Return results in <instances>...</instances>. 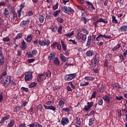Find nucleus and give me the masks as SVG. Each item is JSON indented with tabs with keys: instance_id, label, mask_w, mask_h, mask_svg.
<instances>
[{
	"instance_id": "1",
	"label": "nucleus",
	"mask_w": 127,
	"mask_h": 127,
	"mask_svg": "<svg viewBox=\"0 0 127 127\" xmlns=\"http://www.w3.org/2000/svg\"><path fill=\"white\" fill-rule=\"evenodd\" d=\"M38 43L41 46L48 47L49 45H50V40L48 39H46L45 40H39L38 41L37 39H35L33 41V44L35 45V46H37V45H38Z\"/></svg>"
},
{
	"instance_id": "2",
	"label": "nucleus",
	"mask_w": 127,
	"mask_h": 127,
	"mask_svg": "<svg viewBox=\"0 0 127 127\" xmlns=\"http://www.w3.org/2000/svg\"><path fill=\"white\" fill-rule=\"evenodd\" d=\"M10 82H11V76H5L0 81L1 84L5 88L10 84Z\"/></svg>"
},
{
	"instance_id": "3",
	"label": "nucleus",
	"mask_w": 127,
	"mask_h": 127,
	"mask_svg": "<svg viewBox=\"0 0 127 127\" xmlns=\"http://www.w3.org/2000/svg\"><path fill=\"white\" fill-rule=\"evenodd\" d=\"M33 72L32 71H28L25 73L24 80L25 82L31 81L33 79Z\"/></svg>"
},
{
	"instance_id": "4",
	"label": "nucleus",
	"mask_w": 127,
	"mask_h": 127,
	"mask_svg": "<svg viewBox=\"0 0 127 127\" xmlns=\"http://www.w3.org/2000/svg\"><path fill=\"white\" fill-rule=\"evenodd\" d=\"M20 6L21 7L19 8V9L17 10V12L18 13V16H19V18H20V17H21V14H22L23 16L21 18H22V17H24V12L22 11V9H23V8L24 7V6H25V3H22L20 5Z\"/></svg>"
},
{
	"instance_id": "5",
	"label": "nucleus",
	"mask_w": 127,
	"mask_h": 127,
	"mask_svg": "<svg viewBox=\"0 0 127 127\" xmlns=\"http://www.w3.org/2000/svg\"><path fill=\"white\" fill-rule=\"evenodd\" d=\"M17 12L15 11V10L14 9L11 8V13H10V15L9 16L11 21H13L15 19V18H17Z\"/></svg>"
},
{
	"instance_id": "6",
	"label": "nucleus",
	"mask_w": 127,
	"mask_h": 127,
	"mask_svg": "<svg viewBox=\"0 0 127 127\" xmlns=\"http://www.w3.org/2000/svg\"><path fill=\"white\" fill-rule=\"evenodd\" d=\"M96 39V35H89L88 37L87 41L86 44V47H89L91 45V41H94Z\"/></svg>"
},
{
	"instance_id": "7",
	"label": "nucleus",
	"mask_w": 127,
	"mask_h": 127,
	"mask_svg": "<svg viewBox=\"0 0 127 127\" xmlns=\"http://www.w3.org/2000/svg\"><path fill=\"white\" fill-rule=\"evenodd\" d=\"M76 76H77V73H76L65 75L64 80L65 81H71V80H73V79H74Z\"/></svg>"
},
{
	"instance_id": "8",
	"label": "nucleus",
	"mask_w": 127,
	"mask_h": 127,
	"mask_svg": "<svg viewBox=\"0 0 127 127\" xmlns=\"http://www.w3.org/2000/svg\"><path fill=\"white\" fill-rule=\"evenodd\" d=\"M99 22H103V23H108V20L107 19H103L102 18H99L96 22H93V24L95 25V27H98V23Z\"/></svg>"
},
{
	"instance_id": "9",
	"label": "nucleus",
	"mask_w": 127,
	"mask_h": 127,
	"mask_svg": "<svg viewBox=\"0 0 127 127\" xmlns=\"http://www.w3.org/2000/svg\"><path fill=\"white\" fill-rule=\"evenodd\" d=\"M51 48L52 49H56V47H57L58 50H61V45L58 43L57 42H54L51 46Z\"/></svg>"
},
{
	"instance_id": "10",
	"label": "nucleus",
	"mask_w": 127,
	"mask_h": 127,
	"mask_svg": "<svg viewBox=\"0 0 127 127\" xmlns=\"http://www.w3.org/2000/svg\"><path fill=\"white\" fill-rule=\"evenodd\" d=\"M113 98L112 97V95H105L103 97V99L105 101V103L106 104H110L111 102V99Z\"/></svg>"
},
{
	"instance_id": "11",
	"label": "nucleus",
	"mask_w": 127,
	"mask_h": 127,
	"mask_svg": "<svg viewBox=\"0 0 127 127\" xmlns=\"http://www.w3.org/2000/svg\"><path fill=\"white\" fill-rule=\"evenodd\" d=\"M30 22V20L29 19H27L26 20H23L20 23V26L21 27H24V26H28L29 25V23Z\"/></svg>"
},
{
	"instance_id": "12",
	"label": "nucleus",
	"mask_w": 127,
	"mask_h": 127,
	"mask_svg": "<svg viewBox=\"0 0 127 127\" xmlns=\"http://www.w3.org/2000/svg\"><path fill=\"white\" fill-rule=\"evenodd\" d=\"M64 12L67 13V14H70L71 12H74V10L72 9L71 7H67L66 6H64Z\"/></svg>"
},
{
	"instance_id": "13",
	"label": "nucleus",
	"mask_w": 127,
	"mask_h": 127,
	"mask_svg": "<svg viewBox=\"0 0 127 127\" xmlns=\"http://www.w3.org/2000/svg\"><path fill=\"white\" fill-rule=\"evenodd\" d=\"M87 105L85 106L84 108L83 109V110L86 111V112H88V111H89V110H90V109L93 107L94 103L93 102H87Z\"/></svg>"
},
{
	"instance_id": "14",
	"label": "nucleus",
	"mask_w": 127,
	"mask_h": 127,
	"mask_svg": "<svg viewBox=\"0 0 127 127\" xmlns=\"http://www.w3.org/2000/svg\"><path fill=\"white\" fill-rule=\"evenodd\" d=\"M59 107L60 108V111L62 112V113H64V108H63V107H64V101L60 100L59 102Z\"/></svg>"
},
{
	"instance_id": "15",
	"label": "nucleus",
	"mask_w": 127,
	"mask_h": 127,
	"mask_svg": "<svg viewBox=\"0 0 127 127\" xmlns=\"http://www.w3.org/2000/svg\"><path fill=\"white\" fill-rule=\"evenodd\" d=\"M56 56V53L52 52L48 57V60L50 61L55 60V56Z\"/></svg>"
},
{
	"instance_id": "16",
	"label": "nucleus",
	"mask_w": 127,
	"mask_h": 127,
	"mask_svg": "<svg viewBox=\"0 0 127 127\" xmlns=\"http://www.w3.org/2000/svg\"><path fill=\"white\" fill-rule=\"evenodd\" d=\"M44 107L46 110H51V111H53L54 112L56 111V108L54 107L53 105L48 106L44 105Z\"/></svg>"
},
{
	"instance_id": "17",
	"label": "nucleus",
	"mask_w": 127,
	"mask_h": 127,
	"mask_svg": "<svg viewBox=\"0 0 127 127\" xmlns=\"http://www.w3.org/2000/svg\"><path fill=\"white\" fill-rule=\"evenodd\" d=\"M45 76V73L39 74L38 76V82H41L44 80L43 77Z\"/></svg>"
},
{
	"instance_id": "18",
	"label": "nucleus",
	"mask_w": 127,
	"mask_h": 127,
	"mask_svg": "<svg viewBox=\"0 0 127 127\" xmlns=\"http://www.w3.org/2000/svg\"><path fill=\"white\" fill-rule=\"evenodd\" d=\"M33 38V34H30L28 35L27 37L25 39V40L26 42H31V41L32 40V39Z\"/></svg>"
},
{
	"instance_id": "19",
	"label": "nucleus",
	"mask_w": 127,
	"mask_h": 127,
	"mask_svg": "<svg viewBox=\"0 0 127 127\" xmlns=\"http://www.w3.org/2000/svg\"><path fill=\"white\" fill-rule=\"evenodd\" d=\"M3 15L4 16V17H6V18H7V17H8V15H9V12H8V9L7 8H4L3 12Z\"/></svg>"
},
{
	"instance_id": "20",
	"label": "nucleus",
	"mask_w": 127,
	"mask_h": 127,
	"mask_svg": "<svg viewBox=\"0 0 127 127\" xmlns=\"http://www.w3.org/2000/svg\"><path fill=\"white\" fill-rule=\"evenodd\" d=\"M119 31H121L122 32H123V31H124V32H126L127 31V25H123L122 26H121V27H120L119 29Z\"/></svg>"
},
{
	"instance_id": "21",
	"label": "nucleus",
	"mask_w": 127,
	"mask_h": 127,
	"mask_svg": "<svg viewBox=\"0 0 127 127\" xmlns=\"http://www.w3.org/2000/svg\"><path fill=\"white\" fill-rule=\"evenodd\" d=\"M21 48H22V50H25L26 48H27V46H26V43L24 40H23L22 43H21Z\"/></svg>"
},
{
	"instance_id": "22",
	"label": "nucleus",
	"mask_w": 127,
	"mask_h": 127,
	"mask_svg": "<svg viewBox=\"0 0 127 127\" xmlns=\"http://www.w3.org/2000/svg\"><path fill=\"white\" fill-rule=\"evenodd\" d=\"M91 63H93V64H98V63H99V59L96 58L95 56L92 60Z\"/></svg>"
},
{
	"instance_id": "23",
	"label": "nucleus",
	"mask_w": 127,
	"mask_h": 127,
	"mask_svg": "<svg viewBox=\"0 0 127 127\" xmlns=\"http://www.w3.org/2000/svg\"><path fill=\"white\" fill-rule=\"evenodd\" d=\"M53 62L55 65H56V66H59V65H60V62H59L58 58H56L55 60H54Z\"/></svg>"
},
{
	"instance_id": "24",
	"label": "nucleus",
	"mask_w": 127,
	"mask_h": 127,
	"mask_svg": "<svg viewBox=\"0 0 127 127\" xmlns=\"http://www.w3.org/2000/svg\"><path fill=\"white\" fill-rule=\"evenodd\" d=\"M15 122L14 121V120H11L10 122V123H9L7 126V127H12L14 126V124H15Z\"/></svg>"
},
{
	"instance_id": "25",
	"label": "nucleus",
	"mask_w": 127,
	"mask_h": 127,
	"mask_svg": "<svg viewBox=\"0 0 127 127\" xmlns=\"http://www.w3.org/2000/svg\"><path fill=\"white\" fill-rule=\"evenodd\" d=\"M86 55L89 57L93 56L94 55V52L93 51H88L86 52Z\"/></svg>"
},
{
	"instance_id": "26",
	"label": "nucleus",
	"mask_w": 127,
	"mask_h": 127,
	"mask_svg": "<svg viewBox=\"0 0 127 127\" xmlns=\"http://www.w3.org/2000/svg\"><path fill=\"white\" fill-rule=\"evenodd\" d=\"M121 44H119L118 45H117V46H116L113 49H112V51H117V50H118V49H119V48H121Z\"/></svg>"
},
{
	"instance_id": "27",
	"label": "nucleus",
	"mask_w": 127,
	"mask_h": 127,
	"mask_svg": "<svg viewBox=\"0 0 127 127\" xmlns=\"http://www.w3.org/2000/svg\"><path fill=\"white\" fill-rule=\"evenodd\" d=\"M2 41H3V42H8L9 41H10V38H9V36H7L5 38H3L2 39Z\"/></svg>"
},
{
	"instance_id": "28",
	"label": "nucleus",
	"mask_w": 127,
	"mask_h": 127,
	"mask_svg": "<svg viewBox=\"0 0 127 127\" xmlns=\"http://www.w3.org/2000/svg\"><path fill=\"white\" fill-rule=\"evenodd\" d=\"M4 64V57H0V66H2Z\"/></svg>"
},
{
	"instance_id": "29",
	"label": "nucleus",
	"mask_w": 127,
	"mask_h": 127,
	"mask_svg": "<svg viewBox=\"0 0 127 127\" xmlns=\"http://www.w3.org/2000/svg\"><path fill=\"white\" fill-rule=\"evenodd\" d=\"M45 74L46 75V77H47L48 78H50V77H51V71L48 70Z\"/></svg>"
},
{
	"instance_id": "30",
	"label": "nucleus",
	"mask_w": 127,
	"mask_h": 127,
	"mask_svg": "<svg viewBox=\"0 0 127 127\" xmlns=\"http://www.w3.org/2000/svg\"><path fill=\"white\" fill-rule=\"evenodd\" d=\"M26 55L28 57V58H32L33 57V55L32 54V53L29 52L26 53Z\"/></svg>"
},
{
	"instance_id": "31",
	"label": "nucleus",
	"mask_w": 127,
	"mask_h": 127,
	"mask_svg": "<svg viewBox=\"0 0 127 127\" xmlns=\"http://www.w3.org/2000/svg\"><path fill=\"white\" fill-rule=\"evenodd\" d=\"M89 122V126H93V125H94V122H95V121L94 120L93 118H90Z\"/></svg>"
},
{
	"instance_id": "32",
	"label": "nucleus",
	"mask_w": 127,
	"mask_h": 127,
	"mask_svg": "<svg viewBox=\"0 0 127 127\" xmlns=\"http://www.w3.org/2000/svg\"><path fill=\"white\" fill-rule=\"evenodd\" d=\"M36 85H37V83L35 82H32L29 85V88H34V87H36Z\"/></svg>"
},
{
	"instance_id": "33",
	"label": "nucleus",
	"mask_w": 127,
	"mask_h": 127,
	"mask_svg": "<svg viewBox=\"0 0 127 127\" xmlns=\"http://www.w3.org/2000/svg\"><path fill=\"white\" fill-rule=\"evenodd\" d=\"M75 121L77 125H79V126L81 125V119H80V117H77L76 119H75Z\"/></svg>"
},
{
	"instance_id": "34",
	"label": "nucleus",
	"mask_w": 127,
	"mask_h": 127,
	"mask_svg": "<svg viewBox=\"0 0 127 127\" xmlns=\"http://www.w3.org/2000/svg\"><path fill=\"white\" fill-rule=\"evenodd\" d=\"M21 91H22V92H28L29 89H28V88L24 87H22L21 88Z\"/></svg>"
},
{
	"instance_id": "35",
	"label": "nucleus",
	"mask_w": 127,
	"mask_h": 127,
	"mask_svg": "<svg viewBox=\"0 0 127 127\" xmlns=\"http://www.w3.org/2000/svg\"><path fill=\"white\" fill-rule=\"evenodd\" d=\"M60 10H57L54 12L53 15L55 16V17H56L57 15H58L59 13H60Z\"/></svg>"
},
{
	"instance_id": "36",
	"label": "nucleus",
	"mask_w": 127,
	"mask_h": 127,
	"mask_svg": "<svg viewBox=\"0 0 127 127\" xmlns=\"http://www.w3.org/2000/svg\"><path fill=\"white\" fill-rule=\"evenodd\" d=\"M88 85H89V82H82L80 83V86L82 87L88 86Z\"/></svg>"
},
{
	"instance_id": "37",
	"label": "nucleus",
	"mask_w": 127,
	"mask_h": 127,
	"mask_svg": "<svg viewBox=\"0 0 127 127\" xmlns=\"http://www.w3.org/2000/svg\"><path fill=\"white\" fill-rule=\"evenodd\" d=\"M39 21L41 23H43V21H44V16L43 15H40Z\"/></svg>"
},
{
	"instance_id": "38",
	"label": "nucleus",
	"mask_w": 127,
	"mask_h": 127,
	"mask_svg": "<svg viewBox=\"0 0 127 127\" xmlns=\"http://www.w3.org/2000/svg\"><path fill=\"white\" fill-rule=\"evenodd\" d=\"M67 37H71L72 35H74V31H72L71 33L65 34Z\"/></svg>"
},
{
	"instance_id": "39",
	"label": "nucleus",
	"mask_w": 127,
	"mask_h": 127,
	"mask_svg": "<svg viewBox=\"0 0 127 127\" xmlns=\"http://www.w3.org/2000/svg\"><path fill=\"white\" fill-rule=\"evenodd\" d=\"M63 28V27L62 26H60L58 28V32L59 33V34H61L62 33V29Z\"/></svg>"
},
{
	"instance_id": "40",
	"label": "nucleus",
	"mask_w": 127,
	"mask_h": 127,
	"mask_svg": "<svg viewBox=\"0 0 127 127\" xmlns=\"http://www.w3.org/2000/svg\"><path fill=\"white\" fill-rule=\"evenodd\" d=\"M22 34H21V33H18L15 37V39H20V38H22Z\"/></svg>"
},
{
	"instance_id": "41",
	"label": "nucleus",
	"mask_w": 127,
	"mask_h": 127,
	"mask_svg": "<svg viewBox=\"0 0 127 127\" xmlns=\"http://www.w3.org/2000/svg\"><path fill=\"white\" fill-rule=\"evenodd\" d=\"M59 5V3L58 2H57V3L53 6V10H56L57 8H58V6Z\"/></svg>"
},
{
	"instance_id": "42",
	"label": "nucleus",
	"mask_w": 127,
	"mask_h": 127,
	"mask_svg": "<svg viewBox=\"0 0 127 127\" xmlns=\"http://www.w3.org/2000/svg\"><path fill=\"white\" fill-rule=\"evenodd\" d=\"M101 38H103V35L99 34V36L96 38V40L97 41H100Z\"/></svg>"
},
{
	"instance_id": "43",
	"label": "nucleus",
	"mask_w": 127,
	"mask_h": 127,
	"mask_svg": "<svg viewBox=\"0 0 127 127\" xmlns=\"http://www.w3.org/2000/svg\"><path fill=\"white\" fill-rule=\"evenodd\" d=\"M112 21L114 23H118V20H117V19H116V17L114 15L112 16Z\"/></svg>"
},
{
	"instance_id": "44",
	"label": "nucleus",
	"mask_w": 127,
	"mask_h": 127,
	"mask_svg": "<svg viewBox=\"0 0 127 127\" xmlns=\"http://www.w3.org/2000/svg\"><path fill=\"white\" fill-rule=\"evenodd\" d=\"M101 87L99 89V91L101 93H103L105 91V87L103 86V84H101Z\"/></svg>"
},
{
	"instance_id": "45",
	"label": "nucleus",
	"mask_w": 127,
	"mask_h": 127,
	"mask_svg": "<svg viewBox=\"0 0 127 127\" xmlns=\"http://www.w3.org/2000/svg\"><path fill=\"white\" fill-rule=\"evenodd\" d=\"M81 20H82V21H83V22H84V24H86V23H87V22H88V20H87V19H86V18L83 17L81 18Z\"/></svg>"
},
{
	"instance_id": "46",
	"label": "nucleus",
	"mask_w": 127,
	"mask_h": 127,
	"mask_svg": "<svg viewBox=\"0 0 127 127\" xmlns=\"http://www.w3.org/2000/svg\"><path fill=\"white\" fill-rule=\"evenodd\" d=\"M69 124V120L67 118H64V125H67Z\"/></svg>"
},
{
	"instance_id": "47",
	"label": "nucleus",
	"mask_w": 127,
	"mask_h": 127,
	"mask_svg": "<svg viewBox=\"0 0 127 127\" xmlns=\"http://www.w3.org/2000/svg\"><path fill=\"white\" fill-rule=\"evenodd\" d=\"M31 52H32V54H33V56H35L38 53V52H37V50H34L32 51Z\"/></svg>"
},
{
	"instance_id": "48",
	"label": "nucleus",
	"mask_w": 127,
	"mask_h": 127,
	"mask_svg": "<svg viewBox=\"0 0 127 127\" xmlns=\"http://www.w3.org/2000/svg\"><path fill=\"white\" fill-rule=\"evenodd\" d=\"M57 20L59 22H60V23H63V22H64V20H63V19H62L61 17H58L57 18Z\"/></svg>"
},
{
	"instance_id": "49",
	"label": "nucleus",
	"mask_w": 127,
	"mask_h": 127,
	"mask_svg": "<svg viewBox=\"0 0 127 127\" xmlns=\"http://www.w3.org/2000/svg\"><path fill=\"white\" fill-rule=\"evenodd\" d=\"M82 30L83 32V33H86V34H87V35L89 34V31H88L87 29H85L84 28H82Z\"/></svg>"
},
{
	"instance_id": "50",
	"label": "nucleus",
	"mask_w": 127,
	"mask_h": 127,
	"mask_svg": "<svg viewBox=\"0 0 127 127\" xmlns=\"http://www.w3.org/2000/svg\"><path fill=\"white\" fill-rule=\"evenodd\" d=\"M28 102H26V101H24L22 102V104L21 105V107L22 108H24L26 105H27Z\"/></svg>"
},
{
	"instance_id": "51",
	"label": "nucleus",
	"mask_w": 127,
	"mask_h": 127,
	"mask_svg": "<svg viewBox=\"0 0 127 127\" xmlns=\"http://www.w3.org/2000/svg\"><path fill=\"white\" fill-rule=\"evenodd\" d=\"M84 79L85 80H87L88 81H92L94 78L93 77H91L90 76H86Z\"/></svg>"
},
{
	"instance_id": "52",
	"label": "nucleus",
	"mask_w": 127,
	"mask_h": 127,
	"mask_svg": "<svg viewBox=\"0 0 127 127\" xmlns=\"http://www.w3.org/2000/svg\"><path fill=\"white\" fill-rule=\"evenodd\" d=\"M96 95H97V91H93L91 96V99H93V98H95V97H96Z\"/></svg>"
},
{
	"instance_id": "53",
	"label": "nucleus",
	"mask_w": 127,
	"mask_h": 127,
	"mask_svg": "<svg viewBox=\"0 0 127 127\" xmlns=\"http://www.w3.org/2000/svg\"><path fill=\"white\" fill-rule=\"evenodd\" d=\"M69 42H72V43L74 45L77 44V42H76V40H75L70 39L69 40Z\"/></svg>"
},
{
	"instance_id": "54",
	"label": "nucleus",
	"mask_w": 127,
	"mask_h": 127,
	"mask_svg": "<svg viewBox=\"0 0 127 127\" xmlns=\"http://www.w3.org/2000/svg\"><path fill=\"white\" fill-rule=\"evenodd\" d=\"M76 38L77 39H78V40H81V38H82V37H81V33H77Z\"/></svg>"
},
{
	"instance_id": "55",
	"label": "nucleus",
	"mask_w": 127,
	"mask_h": 127,
	"mask_svg": "<svg viewBox=\"0 0 127 127\" xmlns=\"http://www.w3.org/2000/svg\"><path fill=\"white\" fill-rule=\"evenodd\" d=\"M86 39H87V35L85 34L82 35V40H83V41H86Z\"/></svg>"
},
{
	"instance_id": "56",
	"label": "nucleus",
	"mask_w": 127,
	"mask_h": 127,
	"mask_svg": "<svg viewBox=\"0 0 127 127\" xmlns=\"http://www.w3.org/2000/svg\"><path fill=\"white\" fill-rule=\"evenodd\" d=\"M116 100H117L118 101H121V100H123L124 99V97L123 96H116Z\"/></svg>"
},
{
	"instance_id": "57",
	"label": "nucleus",
	"mask_w": 127,
	"mask_h": 127,
	"mask_svg": "<svg viewBox=\"0 0 127 127\" xmlns=\"http://www.w3.org/2000/svg\"><path fill=\"white\" fill-rule=\"evenodd\" d=\"M5 121H7L6 119H5L4 117H3L0 121V124H3Z\"/></svg>"
},
{
	"instance_id": "58",
	"label": "nucleus",
	"mask_w": 127,
	"mask_h": 127,
	"mask_svg": "<svg viewBox=\"0 0 127 127\" xmlns=\"http://www.w3.org/2000/svg\"><path fill=\"white\" fill-rule=\"evenodd\" d=\"M34 61H35V59H30L28 60V63H32V62H34Z\"/></svg>"
},
{
	"instance_id": "59",
	"label": "nucleus",
	"mask_w": 127,
	"mask_h": 127,
	"mask_svg": "<svg viewBox=\"0 0 127 127\" xmlns=\"http://www.w3.org/2000/svg\"><path fill=\"white\" fill-rule=\"evenodd\" d=\"M98 103L99 106H102V105H103V103H104V101H103V99H100Z\"/></svg>"
},
{
	"instance_id": "60",
	"label": "nucleus",
	"mask_w": 127,
	"mask_h": 127,
	"mask_svg": "<svg viewBox=\"0 0 127 127\" xmlns=\"http://www.w3.org/2000/svg\"><path fill=\"white\" fill-rule=\"evenodd\" d=\"M28 127H35V122H33L31 124L28 125Z\"/></svg>"
},
{
	"instance_id": "61",
	"label": "nucleus",
	"mask_w": 127,
	"mask_h": 127,
	"mask_svg": "<svg viewBox=\"0 0 127 127\" xmlns=\"http://www.w3.org/2000/svg\"><path fill=\"white\" fill-rule=\"evenodd\" d=\"M35 127H43L41 125L39 124L38 122H35Z\"/></svg>"
},
{
	"instance_id": "62",
	"label": "nucleus",
	"mask_w": 127,
	"mask_h": 127,
	"mask_svg": "<svg viewBox=\"0 0 127 127\" xmlns=\"http://www.w3.org/2000/svg\"><path fill=\"white\" fill-rule=\"evenodd\" d=\"M15 108H16V109H17L19 111H20V109L22 107H21V106H20L19 105L17 104L16 106H15Z\"/></svg>"
},
{
	"instance_id": "63",
	"label": "nucleus",
	"mask_w": 127,
	"mask_h": 127,
	"mask_svg": "<svg viewBox=\"0 0 127 127\" xmlns=\"http://www.w3.org/2000/svg\"><path fill=\"white\" fill-rule=\"evenodd\" d=\"M2 101H3V96L2 94H0V103H2Z\"/></svg>"
},
{
	"instance_id": "64",
	"label": "nucleus",
	"mask_w": 127,
	"mask_h": 127,
	"mask_svg": "<svg viewBox=\"0 0 127 127\" xmlns=\"http://www.w3.org/2000/svg\"><path fill=\"white\" fill-rule=\"evenodd\" d=\"M60 58L62 59V61L64 62V55L63 54H60Z\"/></svg>"
}]
</instances>
